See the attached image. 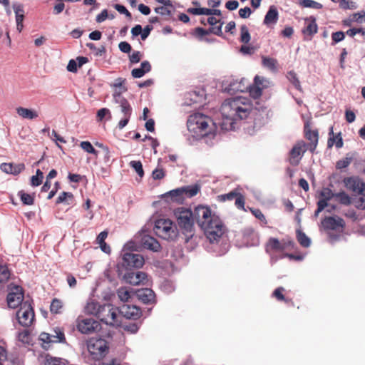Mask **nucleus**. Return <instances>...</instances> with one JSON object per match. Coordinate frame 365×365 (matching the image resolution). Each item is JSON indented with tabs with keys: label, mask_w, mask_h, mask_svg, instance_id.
Here are the masks:
<instances>
[{
	"label": "nucleus",
	"mask_w": 365,
	"mask_h": 365,
	"mask_svg": "<svg viewBox=\"0 0 365 365\" xmlns=\"http://www.w3.org/2000/svg\"><path fill=\"white\" fill-rule=\"evenodd\" d=\"M252 104L247 98L238 96L228 98L221 106V113L224 118L222 126L226 130H232L234 123L245 119L250 115Z\"/></svg>",
	"instance_id": "f257e3e1"
},
{
	"label": "nucleus",
	"mask_w": 365,
	"mask_h": 365,
	"mask_svg": "<svg viewBox=\"0 0 365 365\" xmlns=\"http://www.w3.org/2000/svg\"><path fill=\"white\" fill-rule=\"evenodd\" d=\"M213 123L212 120L202 113H194L189 116L187 129L197 137H204L209 133V125Z\"/></svg>",
	"instance_id": "f03ea898"
},
{
	"label": "nucleus",
	"mask_w": 365,
	"mask_h": 365,
	"mask_svg": "<svg viewBox=\"0 0 365 365\" xmlns=\"http://www.w3.org/2000/svg\"><path fill=\"white\" fill-rule=\"evenodd\" d=\"M175 215L185 237V242H187L194 235L193 212L189 209L180 207L175 211Z\"/></svg>",
	"instance_id": "7ed1b4c3"
},
{
	"label": "nucleus",
	"mask_w": 365,
	"mask_h": 365,
	"mask_svg": "<svg viewBox=\"0 0 365 365\" xmlns=\"http://www.w3.org/2000/svg\"><path fill=\"white\" fill-rule=\"evenodd\" d=\"M87 349L91 359L100 361L109 351L108 342L103 338L92 337L87 341Z\"/></svg>",
	"instance_id": "20e7f679"
},
{
	"label": "nucleus",
	"mask_w": 365,
	"mask_h": 365,
	"mask_svg": "<svg viewBox=\"0 0 365 365\" xmlns=\"http://www.w3.org/2000/svg\"><path fill=\"white\" fill-rule=\"evenodd\" d=\"M154 232L159 237L173 241L178 235V230L176 225L169 219H159L155 221Z\"/></svg>",
	"instance_id": "39448f33"
},
{
	"label": "nucleus",
	"mask_w": 365,
	"mask_h": 365,
	"mask_svg": "<svg viewBox=\"0 0 365 365\" xmlns=\"http://www.w3.org/2000/svg\"><path fill=\"white\" fill-rule=\"evenodd\" d=\"M210 242H218L225 232V227L219 217H214L212 220L201 228Z\"/></svg>",
	"instance_id": "423d86ee"
},
{
	"label": "nucleus",
	"mask_w": 365,
	"mask_h": 365,
	"mask_svg": "<svg viewBox=\"0 0 365 365\" xmlns=\"http://www.w3.org/2000/svg\"><path fill=\"white\" fill-rule=\"evenodd\" d=\"M38 340L41 341V347L48 350L52 346L53 344L66 342L64 331L62 328L56 327L53 329L51 334L41 332L38 336Z\"/></svg>",
	"instance_id": "0eeeda50"
},
{
	"label": "nucleus",
	"mask_w": 365,
	"mask_h": 365,
	"mask_svg": "<svg viewBox=\"0 0 365 365\" xmlns=\"http://www.w3.org/2000/svg\"><path fill=\"white\" fill-rule=\"evenodd\" d=\"M113 97L114 102L118 104L120 111L123 114V117L118 124V127L120 129H122L129 122L132 113V107L130 106L127 99L120 95V92L114 91Z\"/></svg>",
	"instance_id": "6e6552de"
},
{
	"label": "nucleus",
	"mask_w": 365,
	"mask_h": 365,
	"mask_svg": "<svg viewBox=\"0 0 365 365\" xmlns=\"http://www.w3.org/2000/svg\"><path fill=\"white\" fill-rule=\"evenodd\" d=\"M19 323L23 327L31 326L34 321L35 314L33 307L29 301H25L16 313Z\"/></svg>",
	"instance_id": "1a4fd4ad"
},
{
	"label": "nucleus",
	"mask_w": 365,
	"mask_h": 365,
	"mask_svg": "<svg viewBox=\"0 0 365 365\" xmlns=\"http://www.w3.org/2000/svg\"><path fill=\"white\" fill-rule=\"evenodd\" d=\"M118 309L110 304H105L102 306L98 318L108 325L118 326L120 324L118 319Z\"/></svg>",
	"instance_id": "9d476101"
},
{
	"label": "nucleus",
	"mask_w": 365,
	"mask_h": 365,
	"mask_svg": "<svg viewBox=\"0 0 365 365\" xmlns=\"http://www.w3.org/2000/svg\"><path fill=\"white\" fill-rule=\"evenodd\" d=\"M77 330L83 334H92L101 328L100 323L93 318L78 317L76 320Z\"/></svg>",
	"instance_id": "9b49d317"
},
{
	"label": "nucleus",
	"mask_w": 365,
	"mask_h": 365,
	"mask_svg": "<svg viewBox=\"0 0 365 365\" xmlns=\"http://www.w3.org/2000/svg\"><path fill=\"white\" fill-rule=\"evenodd\" d=\"M193 217L197 225L202 228L207 225L209 221L212 220L214 217H218L212 212L210 207L203 205L197 206L193 211Z\"/></svg>",
	"instance_id": "f8f14e48"
},
{
	"label": "nucleus",
	"mask_w": 365,
	"mask_h": 365,
	"mask_svg": "<svg viewBox=\"0 0 365 365\" xmlns=\"http://www.w3.org/2000/svg\"><path fill=\"white\" fill-rule=\"evenodd\" d=\"M144 263V257L140 254L125 252L123 255V265L126 269L140 268Z\"/></svg>",
	"instance_id": "ddd939ff"
},
{
	"label": "nucleus",
	"mask_w": 365,
	"mask_h": 365,
	"mask_svg": "<svg viewBox=\"0 0 365 365\" xmlns=\"http://www.w3.org/2000/svg\"><path fill=\"white\" fill-rule=\"evenodd\" d=\"M345 187L355 195H362L365 190V182L356 176L345 178L343 180Z\"/></svg>",
	"instance_id": "4468645a"
},
{
	"label": "nucleus",
	"mask_w": 365,
	"mask_h": 365,
	"mask_svg": "<svg viewBox=\"0 0 365 365\" xmlns=\"http://www.w3.org/2000/svg\"><path fill=\"white\" fill-rule=\"evenodd\" d=\"M7 303L10 308L15 309L24 302V292L21 287L16 286L11 289V292L7 295Z\"/></svg>",
	"instance_id": "2eb2a0df"
},
{
	"label": "nucleus",
	"mask_w": 365,
	"mask_h": 365,
	"mask_svg": "<svg viewBox=\"0 0 365 365\" xmlns=\"http://www.w3.org/2000/svg\"><path fill=\"white\" fill-rule=\"evenodd\" d=\"M123 279L127 283L134 286L146 284L148 281L147 274L141 271L127 272Z\"/></svg>",
	"instance_id": "dca6fc26"
},
{
	"label": "nucleus",
	"mask_w": 365,
	"mask_h": 365,
	"mask_svg": "<svg viewBox=\"0 0 365 365\" xmlns=\"http://www.w3.org/2000/svg\"><path fill=\"white\" fill-rule=\"evenodd\" d=\"M306 144L303 141L297 143L289 152V162L293 166H297L300 162V159L305 153Z\"/></svg>",
	"instance_id": "f3484780"
},
{
	"label": "nucleus",
	"mask_w": 365,
	"mask_h": 365,
	"mask_svg": "<svg viewBox=\"0 0 365 365\" xmlns=\"http://www.w3.org/2000/svg\"><path fill=\"white\" fill-rule=\"evenodd\" d=\"M322 225L327 230H337L342 229L345 225V222L342 218L334 216L325 217L322 221Z\"/></svg>",
	"instance_id": "a211bd4d"
},
{
	"label": "nucleus",
	"mask_w": 365,
	"mask_h": 365,
	"mask_svg": "<svg viewBox=\"0 0 365 365\" xmlns=\"http://www.w3.org/2000/svg\"><path fill=\"white\" fill-rule=\"evenodd\" d=\"M294 242L292 241H289L288 242H285L284 241L280 242L278 239L271 237L269 239L268 242L266 244V252H273V251H283L288 246L293 245Z\"/></svg>",
	"instance_id": "6ab92c4d"
},
{
	"label": "nucleus",
	"mask_w": 365,
	"mask_h": 365,
	"mask_svg": "<svg viewBox=\"0 0 365 365\" xmlns=\"http://www.w3.org/2000/svg\"><path fill=\"white\" fill-rule=\"evenodd\" d=\"M140 244L145 249L154 252H158L161 250V245L159 242L149 235H145L141 237Z\"/></svg>",
	"instance_id": "aec40b11"
},
{
	"label": "nucleus",
	"mask_w": 365,
	"mask_h": 365,
	"mask_svg": "<svg viewBox=\"0 0 365 365\" xmlns=\"http://www.w3.org/2000/svg\"><path fill=\"white\" fill-rule=\"evenodd\" d=\"M222 23L220 24V25H218L215 27H212L208 30H206L201 27H197L194 30V35L200 39H202L204 36L208 35L210 33H212L217 36H222Z\"/></svg>",
	"instance_id": "412c9836"
},
{
	"label": "nucleus",
	"mask_w": 365,
	"mask_h": 365,
	"mask_svg": "<svg viewBox=\"0 0 365 365\" xmlns=\"http://www.w3.org/2000/svg\"><path fill=\"white\" fill-rule=\"evenodd\" d=\"M304 133L306 138L310 141L309 150L313 153L318 144L319 133L317 130H312L308 125L304 127Z\"/></svg>",
	"instance_id": "4be33fe9"
},
{
	"label": "nucleus",
	"mask_w": 365,
	"mask_h": 365,
	"mask_svg": "<svg viewBox=\"0 0 365 365\" xmlns=\"http://www.w3.org/2000/svg\"><path fill=\"white\" fill-rule=\"evenodd\" d=\"M138 298L144 304H153L155 302V294L151 289L145 288L138 290Z\"/></svg>",
	"instance_id": "5701e85b"
},
{
	"label": "nucleus",
	"mask_w": 365,
	"mask_h": 365,
	"mask_svg": "<svg viewBox=\"0 0 365 365\" xmlns=\"http://www.w3.org/2000/svg\"><path fill=\"white\" fill-rule=\"evenodd\" d=\"M16 113L24 119L34 120L38 117V113L34 109L20 106L16 108Z\"/></svg>",
	"instance_id": "b1692460"
},
{
	"label": "nucleus",
	"mask_w": 365,
	"mask_h": 365,
	"mask_svg": "<svg viewBox=\"0 0 365 365\" xmlns=\"http://www.w3.org/2000/svg\"><path fill=\"white\" fill-rule=\"evenodd\" d=\"M151 71V65L149 61H144L141 63L140 67L134 68L131 71V75L135 78L143 77L145 73Z\"/></svg>",
	"instance_id": "393cba45"
},
{
	"label": "nucleus",
	"mask_w": 365,
	"mask_h": 365,
	"mask_svg": "<svg viewBox=\"0 0 365 365\" xmlns=\"http://www.w3.org/2000/svg\"><path fill=\"white\" fill-rule=\"evenodd\" d=\"M306 26L302 29V32L305 35L312 36L314 34L317 33L318 26L316 23L315 18L311 16L310 18L305 20Z\"/></svg>",
	"instance_id": "a878e982"
},
{
	"label": "nucleus",
	"mask_w": 365,
	"mask_h": 365,
	"mask_svg": "<svg viewBox=\"0 0 365 365\" xmlns=\"http://www.w3.org/2000/svg\"><path fill=\"white\" fill-rule=\"evenodd\" d=\"M329 138L327 141V145L329 148H331L334 144L337 148H341L343 146V140L341 136V133L335 135L334 133L333 127L329 129Z\"/></svg>",
	"instance_id": "bb28decb"
},
{
	"label": "nucleus",
	"mask_w": 365,
	"mask_h": 365,
	"mask_svg": "<svg viewBox=\"0 0 365 365\" xmlns=\"http://www.w3.org/2000/svg\"><path fill=\"white\" fill-rule=\"evenodd\" d=\"M123 313L128 319H137L140 317L142 312L140 308L136 306H127L123 307Z\"/></svg>",
	"instance_id": "cd10ccee"
},
{
	"label": "nucleus",
	"mask_w": 365,
	"mask_h": 365,
	"mask_svg": "<svg viewBox=\"0 0 365 365\" xmlns=\"http://www.w3.org/2000/svg\"><path fill=\"white\" fill-rule=\"evenodd\" d=\"M278 11L276 7L271 6L265 15L264 24L266 25L275 24L278 20Z\"/></svg>",
	"instance_id": "c85d7f7f"
},
{
	"label": "nucleus",
	"mask_w": 365,
	"mask_h": 365,
	"mask_svg": "<svg viewBox=\"0 0 365 365\" xmlns=\"http://www.w3.org/2000/svg\"><path fill=\"white\" fill-rule=\"evenodd\" d=\"M102 306L97 302L91 300L88 302L85 307V312L88 314L96 315L98 317Z\"/></svg>",
	"instance_id": "c756f323"
},
{
	"label": "nucleus",
	"mask_w": 365,
	"mask_h": 365,
	"mask_svg": "<svg viewBox=\"0 0 365 365\" xmlns=\"http://www.w3.org/2000/svg\"><path fill=\"white\" fill-rule=\"evenodd\" d=\"M262 63L264 67L272 72H277L278 71V62L277 60L274 58L262 56Z\"/></svg>",
	"instance_id": "7c9ffc66"
},
{
	"label": "nucleus",
	"mask_w": 365,
	"mask_h": 365,
	"mask_svg": "<svg viewBox=\"0 0 365 365\" xmlns=\"http://www.w3.org/2000/svg\"><path fill=\"white\" fill-rule=\"evenodd\" d=\"M182 188L180 187L170 191L167 195L171 197L173 201L182 203L185 200Z\"/></svg>",
	"instance_id": "2f4dec72"
},
{
	"label": "nucleus",
	"mask_w": 365,
	"mask_h": 365,
	"mask_svg": "<svg viewBox=\"0 0 365 365\" xmlns=\"http://www.w3.org/2000/svg\"><path fill=\"white\" fill-rule=\"evenodd\" d=\"M297 239L298 242L303 247H308L311 244L310 239L306 235L304 232L299 230H297Z\"/></svg>",
	"instance_id": "473e14b6"
},
{
	"label": "nucleus",
	"mask_w": 365,
	"mask_h": 365,
	"mask_svg": "<svg viewBox=\"0 0 365 365\" xmlns=\"http://www.w3.org/2000/svg\"><path fill=\"white\" fill-rule=\"evenodd\" d=\"M182 188L184 190L183 195L185 198L194 197L200 191V187L197 185L192 186H185L182 187Z\"/></svg>",
	"instance_id": "72a5a7b5"
},
{
	"label": "nucleus",
	"mask_w": 365,
	"mask_h": 365,
	"mask_svg": "<svg viewBox=\"0 0 365 365\" xmlns=\"http://www.w3.org/2000/svg\"><path fill=\"white\" fill-rule=\"evenodd\" d=\"M284 291V289L282 287H277L272 293V296L275 297L278 301H283L285 303H292L293 304V302L291 299L285 298V297L283 294V292Z\"/></svg>",
	"instance_id": "f704fd0d"
},
{
	"label": "nucleus",
	"mask_w": 365,
	"mask_h": 365,
	"mask_svg": "<svg viewBox=\"0 0 365 365\" xmlns=\"http://www.w3.org/2000/svg\"><path fill=\"white\" fill-rule=\"evenodd\" d=\"M73 199V195L69 192H62L61 195L56 199V204L66 202L67 205H70L69 201H72Z\"/></svg>",
	"instance_id": "c9c22d12"
},
{
	"label": "nucleus",
	"mask_w": 365,
	"mask_h": 365,
	"mask_svg": "<svg viewBox=\"0 0 365 365\" xmlns=\"http://www.w3.org/2000/svg\"><path fill=\"white\" fill-rule=\"evenodd\" d=\"M334 197L342 205H349L351 204V197L344 191L334 194Z\"/></svg>",
	"instance_id": "e433bc0d"
},
{
	"label": "nucleus",
	"mask_w": 365,
	"mask_h": 365,
	"mask_svg": "<svg viewBox=\"0 0 365 365\" xmlns=\"http://www.w3.org/2000/svg\"><path fill=\"white\" fill-rule=\"evenodd\" d=\"M18 195L20 197L23 204L26 205H32L34 202V197L30 194L26 193L24 191L21 190L19 192Z\"/></svg>",
	"instance_id": "4c0bfd02"
},
{
	"label": "nucleus",
	"mask_w": 365,
	"mask_h": 365,
	"mask_svg": "<svg viewBox=\"0 0 365 365\" xmlns=\"http://www.w3.org/2000/svg\"><path fill=\"white\" fill-rule=\"evenodd\" d=\"M251 39L249 29L246 25H242L240 27V41L243 43H248Z\"/></svg>",
	"instance_id": "58836bf2"
},
{
	"label": "nucleus",
	"mask_w": 365,
	"mask_h": 365,
	"mask_svg": "<svg viewBox=\"0 0 365 365\" xmlns=\"http://www.w3.org/2000/svg\"><path fill=\"white\" fill-rule=\"evenodd\" d=\"M63 307V302L61 300L54 298L50 306V311L53 314H60L61 312V309Z\"/></svg>",
	"instance_id": "ea45409f"
},
{
	"label": "nucleus",
	"mask_w": 365,
	"mask_h": 365,
	"mask_svg": "<svg viewBox=\"0 0 365 365\" xmlns=\"http://www.w3.org/2000/svg\"><path fill=\"white\" fill-rule=\"evenodd\" d=\"M243 238L248 242L250 238L252 240H257V235L252 227H247L243 230Z\"/></svg>",
	"instance_id": "a19ab883"
},
{
	"label": "nucleus",
	"mask_w": 365,
	"mask_h": 365,
	"mask_svg": "<svg viewBox=\"0 0 365 365\" xmlns=\"http://www.w3.org/2000/svg\"><path fill=\"white\" fill-rule=\"evenodd\" d=\"M299 4L303 7L312 8L315 9H320L322 5L314 0H300Z\"/></svg>",
	"instance_id": "79ce46f5"
},
{
	"label": "nucleus",
	"mask_w": 365,
	"mask_h": 365,
	"mask_svg": "<svg viewBox=\"0 0 365 365\" xmlns=\"http://www.w3.org/2000/svg\"><path fill=\"white\" fill-rule=\"evenodd\" d=\"M125 78H118L115 80V82L111 85V86L115 88H120V91H117V92H120L121 95L122 93L125 92L128 90L124 85L125 83ZM115 91H116V90Z\"/></svg>",
	"instance_id": "37998d69"
},
{
	"label": "nucleus",
	"mask_w": 365,
	"mask_h": 365,
	"mask_svg": "<svg viewBox=\"0 0 365 365\" xmlns=\"http://www.w3.org/2000/svg\"><path fill=\"white\" fill-rule=\"evenodd\" d=\"M81 148L88 153L98 155V151L93 148L89 141H82L80 144Z\"/></svg>",
	"instance_id": "c03bdc74"
},
{
	"label": "nucleus",
	"mask_w": 365,
	"mask_h": 365,
	"mask_svg": "<svg viewBox=\"0 0 365 365\" xmlns=\"http://www.w3.org/2000/svg\"><path fill=\"white\" fill-rule=\"evenodd\" d=\"M129 164H130V166L135 170L137 174L140 178L143 177L144 170L143 168V165L140 161L133 160V161H130Z\"/></svg>",
	"instance_id": "a18cd8bd"
},
{
	"label": "nucleus",
	"mask_w": 365,
	"mask_h": 365,
	"mask_svg": "<svg viewBox=\"0 0 365 365\" xmlns=\"http://www.w3.org/2000/svg\"><path fill=\"white\" fill-rule=\"evenodd\" d=\"M287 78L289 81L293 84V86L297 89L301 90L300 81L298 79L295 72L291 71L287 73Z\"/></svg>",
	"instance_id": "49530a36"
},
{
	"label": "nucleus",
	"mask_w": 365,
	"mask_h": 365,
	"mask_svg": "<svg viewBox=\"0 0 365 365\" xmlns=\"http://www.w3.org/2000/svg\"><path fill=\"white\" fill-rule=\"evenodd\" d=\"M351 161H352V157L349 156V154H347L346 158H344L341 160H339V161L336 162V168L337 169L346 168V167H348L350 165Z\"/></svg>",
	"instance_id": "de8ad7c7"
},
{
	"label": "nucleus",
	"mask_w": 365,
	"mask_h": 365,
	"mask_svg": "<svg viewBox=\"0 0 365 365\" xmlns=\"http://www.w3.org/2000/svg\"><path fill=\"white\" fill-rule=\"evenodd\" d=\"M118 296L119 299L122 302H128L129 299L130 298V294L129 291L125 287H121L118 289L117 292Z\"/></svg>",
	"instance_id": "09e8293b"
},
{
	"label": "nucleus",
	"mask_w": 365,
	"mask_h": 365,
	"mask_svg": "<svg viewBox=\"0 0 365 365\" xmlns=\"http://www.w3.org/2000/svg\"><path fill=\"white\" fill-rule=\"evenodd\" d=\"M10 277V271L6 265L0 264V282H6Z\"/></svg>",
	"instance_id": "8fccbe9b"
},
{
	"label": "nucleus",
	"mask_w": 365,
	"mask_h": 365,
	"mask_svg": "<svg viewBox=\"0 0 365 365\" xmlns=\"http://www.w3.org/2000/svg\"><path fill=\"white\" fill-rule=\"evenodd\" d=\"M249 93L253 98H259L262 94V88L253 85L250 87Z\"/></svg>",
	"instance_id": "3c124183"
},
{
	"label": "nucleus",
	"mask_w": 365,
	"mask_h": 365,
	"mask_svg": "<svg viewBox=\"0 0 365 365\" xmlns=\"http://www.w3.org/2000/svg\"><path fill=\"white\" fill-rule=\"evenodd\" d=\"M237 194L238 192L236 190H234L227 194L219 195L217 197L218 200L221 202H225L227 200L230 201L235 199L236 196H237Z\"/></svg>",
	"instance_id": "603ef678"
},
{
	"label": "nucleus",
	"mask_w": 365,
	"mask_h": 365,
	"mask_svg": "<svg viewBox=\"0 0 365 365\" xmlns=\"http://www.w3.org/2000/svg\"><path fill=\"white\" fill-rule=\"evenodd\" d=\"M250 212L252 214L259 220H260L262 222H263L264 225L267 224V221L266 220L265 216L262 212V211L258 208H250Z\"/></svg>",
	"instance_id": "864d4df0"
},
{
	"label": "nucleus",
	"mask_w": 365,
	"mask_h": 365,
	"mask_svg": "<svg viewBox=\"0 0 365 365\" xmlns=\"http://www.w3.org/2000/svg\"><path fill=\"white\" fill-rule=\"evenodd\" d=\"M165 176V171L163 168H157L152 173V177L154 180H162Z\"/></svg>",
	"instance_id": "5fc2aeb1"
},
{
	"label": "nucleus",
	"mask_w": 365,
	"mask_h": 365,
	"mask_svg": "<svg viewBox=\"0 0 365 365\" xmlns=\"http://www.w3.org/2000/svg\"><path fill=\"white\" fill-rule=\"evenodd\" d=\"M86 46L88 48H89L90 50L95 51V55H96V56H101L103 53H104L106 52V48L103 46L96 48V46H95L94 43H88L86 44Z\"/></svg>",
	"instance_id": "6e6d98bb"
},
{
	"label": "nucleus",
	"mask_w": 365,
	"mask_h": 365,
	"mask_svg": "<svg viewBox=\"0 0 365 365\" xmlns=\"http://www.w3.org/2000/svg\"><path fill=\"white\" fill-rule=\"evenodd\" d=\"M345 37V34L343 31H336L334 32L331 34V39H332V45H334L336 43H339L344 40Z\"/></svg>",
	"instance_id": "4d7b16f0"
},
{
	"label": "nucleus",
	"mask_w": 365,
	"mask_h": 365,
	"mask_svg": "<svg viewBox=\"0 0 365 365\" xmlns=\"http://www.w3.org/2000/svg\"><path fill=\"white\" fill-rule=\"evenodd\" d=\"M346 34L350 37H354L356 34H359L361 36H364L365 31L362 28H351L346 31Z\"/></svg>",
	"instance_id": "13d9d810"
},
{
	"label": "nucleus",
	"mask_w": 365,
	"mask_h": 365,
	"mask_svg": "<svg viewBox=\"0 0 365 365\" xmlns=\"http://www.w3.org/2000/svg\"><path fill=\"white\" fill-rule=\"evenodd\" d=\"M339 6L343 9H354L356 8L355 4L351 0H341Z\"/></svg>",
	"instance_id": "bf43d9fd"
},
{
	"label": "nucleus",
	"mask_w": 365,
	"mask_h": 365,
	"mask_svg": "<svg viewBox=\"0 0 365 365\" xmlns=\"http://www.w3.org/2000/svg\"><path fill=\"white\" fill-rule=\"evenodd\" d=\"M171 8L168 6L156 7L155 11L162 16H170L171 14Z\"/></svg>",
	"instance_id": "052dcab7"
},
{
	"label": "nucleus",
	"mask_w": 365,
	"mask_h": 365,
	"mask_svg": "<svg viewBox=\"0 0 365 365\" xmlns=\"http://www.w3.org/2000/svg\"><path fill=\"white\" fill-rule=\"evenodd\" d=\"M245 197L244 196L238 192L237 196L235 197V205L237 208L245 210Z\"/></svg>",
	"instance_id": "680f3d73"
},
{
	"label": "nucleus",
	"mask_w": 365,
	"mask_h": 365,
	"mask_svg": "<svg viewBox=\"0 0 365 365\" xmlns=\"http://www.w3.org/2000/svg\"><path fill=\"white\" fill-rule=\"evenodd\" d=\"M25 169V165L24 163L13 164L12 163V173L11 174L17 175L21 173Z\"/></svg>",
	"instance_id": "e2e57ef3"
},
{
	"label": "nucleus",
	"mask_w": 365,
	"mask_h": 365,
	"mask_svg": "<svg viewBox=\"0 0 365 365\" xmlns=\"http://www.w3.org/2000/svg\"><path fill=\"white\" fill-rule=\"evenodd\" d=\"M142 58V53L140 51H134L129 56V60L131 63H137L140 62Z\"/></svg>",
	"instance_id": "0e129e2a"
},
{
	"label": "nucleus",
	"mask_w": 365,
	"mask_h": 365,
	"mask_svg": "<svg viewBox=\"0 0 365 365\" xmlns=\"http://www.w3.org/2000/svg\"><path fill=\"white\" fill-rule=\"evenodd\" d=\"M334 194L335 193H333L330 189L327 188L321 192L320 195L322 198L329 201L332 197H334Z\"/></svg>",
	"instance_id": "69168bd1"
},
{
	"label": "nucleus",
	"mask_w": 365,
	"mask_h": 365,
	"mask_svg": "<svg viewBox=\"0 0 365 365\" xmlns=\"http://www.w3.org/2000/svg\"><path fill=\"white\" fill-rule=\"evenodd\" d=\"M119 49L123 52L128 53L131 51V46L126 41H122L118 45Z\"/></svg>",
	"instance_id": "338daca9"
},
{
	"label": "nucleus",
	"mask_w": 365,
	"mask_h": 365,
	"mask_svg": "<svg viewBox=\"0 0 365 365\" xmlns=\"http://www.w3.org/2000/svg\"><path fill=\"white\" fill-rule=\"evenodd\" d=\"M45 365H63L59 359L52 357H46Z\"/></svg>",
	"instance_id": "774afa93"
}]
</instances>
